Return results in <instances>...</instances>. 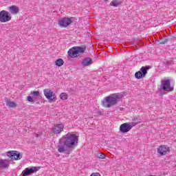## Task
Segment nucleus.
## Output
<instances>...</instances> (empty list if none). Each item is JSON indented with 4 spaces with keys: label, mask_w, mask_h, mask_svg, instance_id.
I'll list each match as a JSON object with an SVG mask.
<instances>
[{
    "label": "nucleus",
    "mask_w": 176,
    "mask_h": 176,
    "mask_svg": "<svg viewBox=\"0 0 176 176\" xmlns=\"http://www.w3.org/2000/svg\"><path fill=\"white\" fill-rule=\"evenodd\" d=\"M78 141L79 138L76 134L68 133L59 140L58 151L69 155L72 149L78 146Z\"/></svg>",
    "instance_id": "1"
},
{
    "label": "nucleus",
    "mask_w": 176,
    "mask_h": 176,
    "mask_svg": "<svg viewBox=\"0 0 176 176\" xmlns=\"http://www.w3.org/2000/svg\"><path fill=\"white\" fill-rule=\"evenodd\" d=\"M7 156L10 157V160H1L0 159V168H8L10 164V162L13 160H20L23 157V155L19 151H10L7 152Z\"/></svg>",
    "instance_id": "2"
},
{
    "label": "nucleus",
    "mask_w": 176,
    "mask_h": 176,
    "mask_svg": "<svg viewBox=\"0 0 176 176\" xmlns=\"http://www.w3.org/2000/svg\"><path fill=\"white\" fill-rule=\"evenodd\" d=\"M121 98H123V94L119 93L107 96L103 99L102 106L105 108H111V107L116 105Z\"/></svg>",
    "instance_id": "3"
},
{
    "label": "nucleus",
    "mask_w": 176,
    "mask_h": 176,
    "mask_svg": "<svg viewBox=\"0 0 176 176\" xmlns=\"http://www.w3.org/2000/svg\"><path fill=\"white\" fill-rule=\"evenodd\" d=\"M149 69H151V66L149 65L142 67L140 68V71L137 72L135 74V77L136 79H142V78H145V76H146V74H148V70Z\"/></svg>",
    "instance_id": "4"
},
{
    "label": "nucleus",
    "mask_w": 176,
    "mask_h": 176,
    "mask_svg": "<svg viewBox=\"0 0 176 176\" xmlns=\"http://www.w3.org/2000/svg\"><path fill=\"white\" fill-rule=\"evenodd\" d=\"M44 96L46 98L52 102V101L55 102L57 100V96L50 89H45L43 90Z\"/></svg>",
    "instance_id": "5"
},
{
    "label": "nucleus",
    "mask_w": 176,
    "mask_h": 176,
    "mask_svg": "<svg viewBox=\"0 0 176 176\" xmlns=\"http://www.w3.org/2000/svg\"><path fill=\"white\" fill-rule=\"evenodd\" d=\"M12 20V14L10 12L6 10H1L0 12V22L1 23H8Z\"/></svg>",
    "instance_id": "6"
},
{
    "label": "nucleus",
    "mask_w": 176,
    "mask_h": 176,
    "mask_svg": "<svg viewBox=\"0 0 176 176\" xmlns=\"http://www.w3.org/2000/svg\"><path fill=\"white\" fill-rule=\"evenodd\" d=\"M171 82L170 80H165L162 81L161 87L164 91H173L174 88L171 87Z\"/></svg>",
    "instance_id": "7"
},
{
    "label": "nucleus",
    "mask_w": 176,
    "mask_h": 176,
    "mask_svg": "<svg viewBox=\"0 0 176 176\" xmlns=\"http://www.w3.org/2000/svg\"><path fill=\"white\" fill-rule=\"evenodd\" d=\"M135 124H137V122H135L134 124H130L129 123H124L120 125V131H121V133H129V131H130V130H131V129H133V127H134V126H135Z\"/></svg>",
    "instance_id": "8"
},
{
    "label": "nucleus",
    "mask_w": 176,
    "mask_h": 176,
    "mask_svg": "<svg viewBox=\"0 0 176 176\" xmlns=\"http://www.w3.org/2000/svg\"><path fill=\"white\" fill-rule=\"evenodd\" d=\"M167 152H170V148L167 147L166 145H162L157 148V153H159L160 156L167 155Z\"/></svg>",
    "instance_id": "9"
},
{
    "label": "nucleus",
    "mask_w": 176,
    "mask_h": 176,
    "mask_svg": "<svg viewBox=\"0 0 176 176\" xmlns=\"http://www.w3.org/2000/svg\"><path fill=\"white\" fill-rule=\"evenodd\" d=\"M58 23H77V19L75 17H63L58 21Z\"/></svg>",
    "instance_id": "10"
},
{
    "label": "nucleus",
    "mask_w": 176,
    "mask_h": 176,
    "mask_svg": "<svg viewBox=\"0 0 176 176\" xmlns=\"http://www.w3.org/2000/svg\"><path fill=\"white\" fill-rule=\"evenodd\" d=\"M63 129H64V125L63 124H58L54 125V128L52 129V131L54 134H60L63 131Z\"/></svg>",
    "instance_id": "11"
},
{
    "label": "nucleus",
    "mask_w": 176,
    "mask_h": 176,
    "mask_svg": "<svg viewBox=\"0 0 176 176\" xmlns=\"http://www.w3.org/2000/svg\"><path fill=\"white\" fill-rule=\"evenodd\" d=\"M68 56L69 57H71V58H76V57H78L76 47H73L69 50Z\"/></svg>",
    "instance_id": "12"
},
{
    "label": "nucleus",
    "mask_w": 176,
    "mask_h": 176,
    "mask_svg": "<svg viewBox=\"0 0 176 176\" xmlns=\"http://www.w3.org/2000/svg\"><path fill=\"white\" fill-rule=\"evenodd\" d=\"M91 64H93V59L91 58H85L81 63L82 67H89V65H91Z\"/></svg>",
    "instance_id": "13"
},
{
    "label": "nucleus",
    "mask_w": 176,
    "mask_h": 176,
    "mask_svg": "<svg viewBox=\"0 0 176 176\" xmlns=\"http://www.w3.org/2000/svg\"><path fill=\"white\" fill-rule=\"evenodd\" d=\"M76 50L77 52V55L79 56L80 54H83L86 52V47L82 45V47L76 46Z\"/></svg>",
    "instance_id": "14"
},
{
    "label": "nucleus",
    "mask_w": 176,
    "mask_h": 176,
    "mask_svg": "<svg viewBox=\"0 0 176 176\" xmlns=\"http://www.w3.org/2000/svg\"><path fill=\"white\" fill-rule=\"evenodd\" d=\"M19 8L16 6H12L9 7V12L11 14H17L19 13Z\"/></svg>",
    "instance_id": "15"
},
{
    "label": "nucleus",
    "mask_w": 176,
    "mask_h": 176,
    "mask_svg": "<svg viewBox=\"0 0 176 176\" xmlns=\"http://www.w3.org/2000/svg\"><path fill=\"white\" fill-rule=\"evenodd\" d=\"M6 106L9 107V108H16V107H17V104H16V102H12L6 98Z\"/></svg>",
    "instance_id": "16"
},
{
    "label": "nucleus",
    "mask_w": 176,
    "mask_h": 176,
    "mask_svg": "<svg viewBox=\"0 0 176 176\" xmlns=\"http://www.w3.org/2000/svg\"><path fill=\"white\" fill-rule=\"evenodd\" d=\"M110 5L111 6H114L115 8H118L119 5H122V1L120 0H113L111 3Z\"/></svg>",
    "instance_id": "17"
},
{
    "label": "nucleus",
    "mask_w": 176,
    "mask_h": 176,
    "mask_svg": "<svg viewBox=\"0 0 176 176\" xmlns=\"http://www.w3.org/2000/svg\"><path fill=\"white\" fill-rule=\"evenodd\" d=\"M55 65L56 67H62V65H64V60L63 58H58L55 61Z\"/></svg>",
    "instance_id": "18"
},
{
    "label": "nucleus",
    "mask_w": 176,
    "mask_h": 176,
    "mask_svg": "<svg viewBox=\"0 0 176 176\" xmlns=\"http://www.w3.org/2000/svg\"><path fill=\"white\" fill-rule=\"evenodd\" d=\"M96 157H98V159H105V157H107V155L102 153H98L96 154Z\"/></svg>",
    "instance_id": "19"
},
{
    "label": "nucleus",
    "mask_w": 176,
    "mask_h": 176,
    "mask_svg": "<svg viewBox=\"0 0 176 176\" xmlns=\"http://www.w3.org/2000/svg\"><path fill=\"white\" fill-rule=\"evenodd\" d=\"M59 27H63L64 28L71 25V23H58Z\"/></svg>",
    "instance_id": "20"
},
{
    "label": "nucleus",
    "mask_w": 176,
    "mask_h": 176,
    "mask_svg": "<svg viewBox=\"0 0 176 176\" xmlns=\"http://www.w3.org/2000/svg\"><path fill=\"white\" fill-rule=\"evenodd\" d=\"M31 94L33 96V97H41V94L39 93V91H32Z\"/></svg>",
    "instance_id": "21"
},
{
    "label": "nucleus",
    "mask_w": 176,
    "mask_h": 176,
    "mask_svg": "<svg viewBox=\"0 0 176 176\" xmlns=\"http://www.w3.org/2000/svg\"><path fill=\"white\" fill-rule=\"evenodd\" d=\"M68 98V95L66 93L60 94V100H67Z\"/></svg>",
    "instance_id": "22"
},
{
    "label": "nucleus",
    "mask_w": 176,
    "mask_h": 176,
    "mask_svg": "<svg viewBox=\"0 0 176 176\" xmlns=\"http://www.w3.org/2000/svg\"><path fill=\"white\" fill-rule=\"evenodd\" d=\"M27 100L29 102H35V101H36V98L34 99L31 96H28Z\"/></svg>",
    "instance_id": "23"
},
{
    "label": "nucleus",
    "mask_w": 176,
    "mask_h": 176,
    "mask_svg": "<svg viewBox=\"0 0 176 176\" xmlns=\"http://www.w3.org/2000/svg\"><path fill=\"white\" fill-rule=\"evenodd\" d=\"M166 42H168V38H164V39H161L160 41H159V43L160 45H165V43Z\"/></svg>",
    "instance_id": "24"
},
{
    "label": "nucleus",
    "mask_w": 176,
    "mask_h": 176,
    "mask_svg": "<svg viewBox=\"0 0 176 176\" xmlns=\"http://www.w3.org/2000/svg\"><path fill=\"white\" fill-rule=\"evenodd\" d=\"M90 176H100V175L98 173H94Z\"/></svg>",
    "instance_id": "25"
},
{
    "label": "nucleus",
    "mask_w": 176,
    "mask_h": 176,
    "mask_svg": "<svg viewBox=\"0 0 176 176\" xmlns=\"http://www.w3.org/2000/svg\"><path fill=\"white\" fill-rule=\"evenodd\" d=\"M137 27V30H140V28H141V25H140V23L136 25Z\"/></svg>",
    "instance_id": "26"
},
{
    "label": "nucleus",
    "mask_w": 176,
    "mask_h": 176,
    "mask_svg": "<svg viewBox=\"0 0 176 176\" xmlns=\"http://www.w3.org/2000/svg\"><path fill=\"white\" fill-rule=\"evenodd\" d=\"M98 113L99 115H102V113L100 111H98Z\"/></svg>",
    "instance_id": "27"
},
{
    "label": "nucleus",
    "mask_w": 176,
    "mask_h": 176,
    "mask_svg": "<svg viewBox=\"0 0 176 176\" xmlns=\"http://www.w3.org/2000/svg\"><path fill=\"white\" fill-rule=\"evenodd\" d=\"M157 25H153V27H157Z\"/></svg>",
    "instance_id": "28"
},
{
    "label": "nucleus",
    "mask_w": 176,
    "mask_h": 176,
    "mask_svg": "<svg viewBox=\"0 0 176 176\" xmlns=\"http://www.w3.org/2000/svg\"><path fill=\"white\" fill-rule=\"evenodd\" d=\"M106 2H107V1H108V0H104Z\"/></svg>",
    "instance_id": "29"
}]
</instances>
